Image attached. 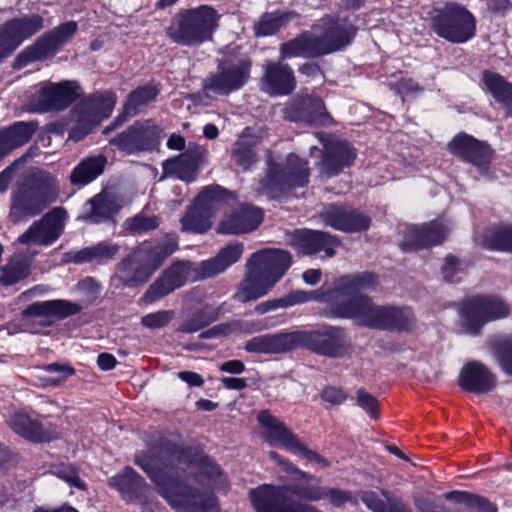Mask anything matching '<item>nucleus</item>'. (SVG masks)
<instances>
[{
    "instance_id": "nucleus-43",
    "label": "nucleus",
    "mask_w": 512,
    "mask_h": 512,
    "mask_svg": "<svg viewBox=\"0 0 512 512\" xmlns=\"http://www.w3.org/2000/svg\"><path fill=\"white\" fill-rule=\"evenodd\" d=\"M377 284L378 277L372 272L350 274L337 281L333 294H338V296L359 295L361 291L372 289Z\"/></svg>"
},
{
    "instance_id": "nucleus-50",
    "label": "nucleus",
    "mask_w": 512,
    "mask_h": 512,
    "mask_svg": "<svg viewBox=\"0 0 512 512\" xmlns=\"http://www.w3.org/2000/svg\"><path fill=\"white\" fill-rule=\"evenodd\" d=\"M211 213L202 205H197L194 201L193 205L187 210L181 218V230L184 232L204 233L211 227Z\"/></svg>"
},
{
    "instance_id": "nucleus-35",
    "label": "nucleus",
    "mask_w": 512,
    "mask_h": 512,
    "mask_svg": "<svg viewBox=\"0 0 512 512\" xmlns=\"http://www.w3.org/2000/svg\"><path fill=\"white\" fill-rule=\"evenodd\" d=\"M28 188L48 207L58 201L61 184L56 175L42 169H33L23 180Z\"/></svg>"
},
{
    "instance_id": "nucleus-20",
    "label": "nucleus",
    "mask_w": 512,
    "mask_h": 512,
    "mask_svg": "<svg viewBox=\"0 0 512 512\" xmlns=\"http://www.w3.org/2000/svg\"><path fill=\"white\" fill-rule=\"evenodd\" d=\"M110 487L117 489L123 497L142 507V512H152L149 508L150 487L131 467L108 479Z\"/></svg>"
},
{
    "instance_id": "nucleus-26",
    "label": "nucleus",
    "mask_w": 512,
    "mask_h": 512,
    "mask_svg": "<svg viewBox=\"0 0 512 512\" xmlns=\"http://www.w3.org/2000/svg\"><path fill=\"white\" fill-rule=\"evenodd\" d=\"M262 89L269 95H288L296 88V79L291 67L279 62H267L261 78Z\"/></svg>"
},
{
    "instance_id": "nucleus-64",
    "label": "nucleus",
    "mask_w": 512,
    "mask_h": 512,
    "mask_svg": "<svg viewBox=\"0 0 512 512\" xmlns=\"http://www.w3.org/2000/svg\"><path fill=\"white\" fill-rule=\"evenodd\" d=\"M495 356L502 369L512 375V340L501 344L496 349Z\"/></svg>"
},
{
    "instance_id": "nucleus-4",
    "label": "nucleus",
    "mask_w": 512,
    "mask_h": 512,
    "mask_svg": "<svg viewBox=\"0 0 512 512\" xmlns=\"http://www.w3.org/2000/svg\"><path fill=\"white\" fill-rule=\"evenodd\" d=\"M116 104V96L111 91L98 92L79 102L71 111L73 126L69 139L77 142L92 132L100 122L108 118Z\"/></svg>"
},
{
    "instance_id": "nucleus-3",
    "label": "nucleus",
    "mask_w": 512,
    "mask_h": 512,
    "mask_svg": "<svg viewBox=\"0 0 512 512\" xmlns=\"http://www.w3.org/2000/svg\"><path fill=\"white\" fill-rule=\"evenodd\" d=\"M309 177L308 162L296 154H289L279 162L268 158L266 176L260 180L258 192L276 199L291 188L305 186Z\"/></svg>"
},
{
    "instance_id": "nucleus-41",
    "label": "nucleus",
    "mask_w": 512,
    "mask_h": 512,
    "mask_svg": "<svg viewBox=\"0 0 512 512\" xmlns=\"http://www.w3.org/2000/svg\"><path fill=\"white\" fill-rule=\"evenodd\" d=\"M38 129L36 121L16 122L0 131V160L12 150L25 145Z\"/></svg>"
},
{
    "instance_id": "nucleus-11",
    "label": "nucleus",
    "mask_w": 512,
    "mask_h": 512,
    "mask_svg": "<svg viewBox=\"0 0 512 512\" xmlns=\"http://www.w3.org/2000/svg\"><path fill=\"white\" fill-rule=\"evenodd\" d=\"M311 32L314 34V41L321 57L350 44L356 35V28L345 19L326 15L313 25Z\"/></svg>"
},
{
    "instance_id": "nucleus-12",
    "label": "nucleus",
    "mask_w": 512,
    "mask_h": 512,
    "mask_svg": "<svg viewBox=\"0 0 512 512\" xmlns=\"http://www.w3.org/2000/svg\"><path fill=\"white\" fill-rule=\"evenodd\" d=\"M78 29L75 21H68L39 37L34 44L23 50L19 56V66L52 57L68 43Z\"/></svg>"
},
{
    "instance_id": "nucleus-19",
    "label": "nucleus",
    "mask_w": 512,
    "mask_h": 512,
    "mask_svg": "<svg viewBox=\"0 0 512 512\" xmlns=\"http://www.w3.org/2000/svg\"><path fill=\"white\" fill-rule=\"evenodd\" d=\"M322 222L336 230L357 233L370 227L371 218L346 206L328 205L319 213Z\"/></svg>"
},
{
    "instance_id": "nucleus-51",
    "label": "nucleus",
    "mask_w": 512,
    "mask_h": 512,
    "mask_svg": "<svg viewBox=\"0 0 512 512\" xmlns=\"http://www.w3.org/2000/svg\"><path fill=\"white\" fill-rule=\"evenodd\" d=\"M483 81L494 98L502 103L508 114L512 116V84L505 81L499 74L490 71L483 73Z\"/></svg>"
},
{
    "instance_id": "nucleus-30",
    "label": "nucleus",
    "mask_w": 512,
    "mask_h": 512,
    "mask_svg": "<svg viewBox=\"0 0 512 512\" xmlns=\"http://www.w3.org/2000/svg\"><path fill=\"white\" fill-rule=\"evenodd\" d=\"M159 93L160 89L155 84H146L131 91L124 103L123 111L111 125L104 128L103 133L106 135L109 134L123 124L128 117L136 116L141 113L145 107L155 101Z\"/></svg>"
},
{
    "instance_id": "nucleus-34",
    "label": "nucleus",
    "mask_w": 512,
    "mask_h": 512,
    "mask_svg": "<svg viewBox=\"0 0 512 512\" xmlns=\"http://www.w3.org/2000/svg\"><path fill=\"white\" fill-rule=\"evenodd\" d=\"M333 307L334 314L342 318L354 319L359 325L368 327V320L371 317L374 304L369 296L365 294L352 296H338Z\"/></svg>"
},
{
    "instance_id": "nucleus-17",
    "label": "nucleus",
    "mask_w": 512,
    "mask_h": 512,
    "mask_svg": "<svg viewBox=\"0 0 512 512\" xmlns=\"http://www.w3.org/2000/svg\"><path fill=\"white\" fill-rule=\"evenodd\" d=\"M207 162V149L200 145L192 144L184 153L163 162V175L191 182L196 179L199 168Z\"/></svg>"
},
{
    "instance_id": "nucleus-42",
    "label": "nucleus",
    "mask_w": 512,
    "mask_h": 512,
    "mask_svg": "<svg viewBox=\"0 0 512 512\" xmlns=\"http://www.w3.org/2000/svg\"><path fill=\"white\" fill-rule=\"evenodd\" d=\"M80 310L81 306L78 304L58 299L35 302L23 311V316L63 319L77 314Z\"/></svg>"
},
{
    "instance_id": "nucleus-46",
    "label": "nucleus",
    "mask_w": 512,
    "mask_h": 512,
    "mask_svg": "<svg viewBox=\"0 0 512 512\" xmlns=\"http://www.w3.org/2000/svg\"><path fill=\"white\" fill-rule=\"evenodd\" d=\"M120 251V245L110 241H102L93 246L85 247L72 255L71 261L76 264L95 262L98 264L112 260Z\"/></svg>"
},
{
    "instance_id": "nucleus-31",
    "label": "nucleus",
    "mask_w": 512,
    "mask_h": 512,
    "mask_svg": "<svg viewBox=\"0 0 512 512\" xmlns=\"http://www.w3.org/2000/svg\"><path fill=\"white\" fill-rule=\"evenodd\" d=\"M295 248L305 255L324 251L326 257H333L339 245L337 237L318 230H298L292 238Z\"/></svg>"
},
{
    "instance_id": "nucleus-39",
    "label": "nucleus",
    "mask_w": 512,
    "mask_h": 512,
    "mask_svg": "<svg viewBox=\"0 0 512 512\" xmlns=\"http://www.w3.org/2000/svg\"><path fill=\"white\" fill-rule=\"evenodd\" d=\"M244 349L249 353L283 354L293 350L292 331L264 334L246 341Z\"/></svg>"
},
{
    "instance_id": "nucleus-16",
    "label": "nucleus",
    "mask_w": 512,
    "mask_h": 512,
    "mask_svg": "<svg viewBox=\"0 0 512 512\" xmlns=\"http://www.w3.org/2000/svg\"><path fill=\"white\" fill-rule=\"evenodd\" d=\"M317 137L324 148L323 156L318 163L321 175L333 177L352 165L357 154L349 143L332 138L325 133H317Z\"/></svg>"
},
{
    "instance_id": "nucleus-1",
    "label": "nucleus",
    "mask_w": 512,
    "mask_h": 512,
    "mask_svg": "<svg viewBox=\"0 0 512 512\" xmlns=\"http://www.w3.org/2000/svg\"><path fill=\"white\" fill-rule=\"evenodd\" d=\"M135 463L154 483L159 495L176 512H221L213 490L228 489L226 476L206 455L166 443L137 455Z\"/></svg>"
},
{
    "instance_id": "nucleus-14",
    "label": "nucleus",
    "mask_w": 512,
    "mask_h": 512,
    "mask_svg": "<svg viewBox=\"0 0 512 512\" xmlns=\"http://www.w3.org/2000/svg\"><path fill=\"white\" fill-rule=\"evenodd\" d=\"M67 212L62 207H54L44 214L18 238V243L27 246H47L55 242L62 234Z\"/></svg>"
},
{
    "instance_id": "nucleus-60",
    "label": "nucleus",
    "mask_w": 512,
    "mask_h": 512,
    "mask_svg": "<svg viewBox=\"0 0 512 512\" xmlns=\"http://www.w3.org/2000/svg\"><path fill=\"white\" fill-rule=\"evenodd\" d=\"M354 400L356 405L362 408L372 419H378V400L364 389H358L355 393Z\"/></svg>"
},
{
    "instance_id": "nucleus-61",
    "label": "nucleus",
    "mask_w": 512,
    "mask_h": 512,
    "mask_svg": "<svg viewBox=\"0 0 512 512\" xmlns=\"http://www.w3.org/2000/svg\"><path fill=\"white\" fill-rule=\"evenodd\" d=\"M174 318V311L161 310L147 314L141 318V324L149 329L162 328Z\"/></svg>"
},
{
    "instance_id": "nucleus-57",
    "label": "nucleus",
    "mask_w": 512,
    "mask_h": 512,
    "mask_svg": "<svg viewBox=\"0 0 512 512\" xmlns=\"http://www.w3.org/2000/svg\"><path fill=\"white\" fill-rule=\"evenodd\" d=\"M159 224L160 221L157 216H147L141 213L128 218L124 222V228L128 232L136 234L155 230Z\"/></svg>"
},
{
    "instance_id": "nucleus-54",
    "label": "nucleus",
    "mask_w": 512,
    "mask_h": 512,
    "mask_svg": "<svg viewBox=\"0 0 512 512\" xmlns=\"http://www.w3.org/2000/svg\"><path fill=\"white\" fill-rule=\"evenodd\" d=\"M178 248V242L174 237H167L155 247L146 249V260L155 272L162 263Z\"/></svg>"
},
{
    "instance_id": "nucleus-44",
    "label": "nucleus",
    "mask_w": 512,
    "mask_h": 512,
    "mask_svg": "<svg viewBox=\"0 0 512 512\" xmlns=\"http://www.w3.org/2000/svg\"><path fill=\"white\" fill-rule=\"evenodd\" d=\"M294 57H320L311 31H305L280 46V60Z\"/></svg>"
},
{
    "instance_id": "nucleus-55",
    "label": "nucleus",
    "mask_w": 512,
    "mask_h": 512,
    "mask_svg": "<svg viewBox=\"0 0 512 512\" xmlns=\"http://www.w3.org/2000/svg\"><path fill=\"white\" fill-rule=\"evenodd\" d=\"M29 273V265L22 259H12L0 271V282L13 285L24 279Z\"/></svg>"
},
{
    "instance_id": "nucleus-38",
    "label": "nucleus",
    "mask_w": 512,
    "mask_h": 512,
    "mask_svg": "<svg viewBox=\"0 0 512 512\" xmlns=\"http://www.w3.org/2000/svg\"><path fill=\"white\" fill-rule=\"evenodd\" d=\"M244 246L239 242H231L219 250L211 259L202 261L197 267L198 278L206 279L224 272L229 266L239 261Z\"/></svg>"
},
{
    "instance_id": "nucleus-6",
    "label": "nucleus",
    "mask_w": 512,
    "mask_h": 512,
    "mask_svg": "<svg viewBox=\"0 0 512 512\" xmlns=\"http://www.w3.org/2000/svg\"><path fill=\"white\" fill-rule=\"evenodd\" d=\"M432 29L450 42L464 43L474 37L476 20L465 7L449 3L434 11Z\"/></svg>"
},
{
    "instance_id": "nucleus-22",
    "label": "nucleus",
    "mask_w": 512,
    "mask_h": 512,
    "mask_svg": "<svg viewBox=\"0 0 512 512\" xmlns=\"http://www.w3.org/2000/svg\"><path fill=\"white\" fill-rule=\"evenodd\" d=\"M190 262H175L153 282L143 295V301L153 303L182 287L189 276Z\"/></svg>"
},
{
    "instance_id": "nucleus-36",
    "label": "nucleus",
    "mask_w": 512,
    "mask_h": 512,
    "mask_svg": "<svg viewBox=\"0 0 512 512\" xmlns=\"http://www.w3.org/2000/svg\"><path fill=\"white\" fill-rule=\"evenodd\" d=\"M448 147L454 155L479 167L487 164L492 155L488 144L466 134H459L454 137L449 142Z\"/></svg>"
},
{
    "instance_id": "nucleus-47",
    "label": "nucleus",
    "mask_w": 512,
    "mask_h": 512,
    "mask_svg": "<svg viewBox=\"0 0 512 512\" xmlns=\"http://www.w3.org/2000/svg\"><path fill=\"white\" fill-rule=\"evenodd\" d=\"M381 495L384 499L379 498L373 491H363L359 496L372 512H412L401 499L391 497L389 491L383 489Z\"/></svg>"
},
{
    "instance_id": "nucleus-33",
    "label": "nucleus",
    "mask_w": 512,
    "mask_h": 512,
    "mask_svg": "<svg viewBox=\"0 0 512 512\" xmlns=\"http://www.w3.org/2000/svg\"><path fill=\"white\" fill-rule=\"evenodd\" d=\"M414 315L409 308L373 306L368 327L389 330H407L414 324Z\"/></svg>"
},
{
    "instance_id": "nucleus-45",
    "label": "nucleus",
    "mask_w": 512,
    "mask_h": 512,
    "mask_svg": "<svg viewBox=\"0 0 512 512\" xmlns=\"http://www.w3.org/2000/svg\"><path fill=\"white\" fill-rule=\"evenodd\" d=\"M106 164L107 159L103 155L84 158L72 170L69 181L76 186L87 185L104 172Z\"/></svg>"
},
{
    "instance_id": "nucleus-7",
    "label": "nucleus",
    "mask_w": 512,
    "mask_h": 512,
    "mask_svg": "<svg viewBox=\"0 0 512 512\" xmlns=\"http://www.w3.org/2000/svg\"><path fill=\"white\" fill-rule=\"evenodd\" d=\"M293 350L306 348L330 358L343 357L348 349L345 333L337 327L321 326L313 330L292 331Z\"/></svg>"
},
{
    "instance_id": "nucleus-15",
    "label": "nucleus",
    "mask_w": 512,
    "mask_h": 512,
    "mask_svg": "<svg viewBox=\"0 0 512 512\" xmlns=\"http://www.w3.org/2000/svg\"><path fill=\"white\" fill-rule=\"evenodd\" d=\"M160 134L159 127L152 120L136 121L119 133L109 143L128 154L153 149Z\"/></svg>"
},
{
    "instance_id": "nucleus-40",
    "label": "nucleus",
    "mask_w": 512,
    "mask_h": 512,
    "mask_svg": "<svg viewBox=\"0 0 512 512\" xmlns=\"http://www.w3.org/2000/svg\"><path fill=\"white\" fill-rule=\"evenodd\" d=\"M9 426L16 434L33 443L49 442L55 438L38 420L24 411L11 415Z\"/></svg>"
},
{
    "instance_id": "nucleus-62",
    "label": "nucleus",
    "mask_w": 512,
    "mask_h": 512,
    "mask_svg": "<svg viewBox=\"0 0 512 512\" xmlns=\"http://www.w3.org/2000/svg\"><path fill=\"white\" fill-rule=\"evenodd\" d=\"M322 499H327L332 506L341 508L347 502L352 501V495L349 491H344L337 488L323 487Z\"/></svg>"
},
{
    "instance_id": "nucleus-48",
    "label": "nucleus",
    "mask_w": 512,
    "mask_h": 512,
    "mask_svg": "<svg viewBox=\"0 0 512 512\" xmlns=\"http://www.w3.org/2000/svg\"><path fill=\"white\" fill-rule=\"evenodd\" d=\"M299 119L319 126H327L333 123V118L326 111L323 101L316 97H306L301 100Z\"/></svg>"
},
{
    "instance_id": "nucleus-59",
    "label": "nucleus",
    "mask_w": 512,
    "mask_h": 512,
    "mask_svg": "<svg viewBox=\"0 0 512 512\" xmlns=\"http://www.w3.org/2000/svg\"><path fill=\"white\" fill-rule=\"evenodd\" d=\"M228 192L220 186H207L196 197L197 205H202L211 213L214 205L223 200Z\"/></svg>"
},
{
    "instance_id": "nucleus-10",
    "label": "nucleus",
    "mask_w": 512,
    "mask_h": 512,
    "mask_svg": "<svg viewBox=\"0 0 512 512\" xmlns=\"http://www.w3.org/2000/svg\"><path fill=\"white\" fill-rule=\"evenodd\" d=\"M252 61L248 58L231 63H222L216 72L210 73L203 81L208 96H226L241 89L249 80Z\"/></svg>"
},
{
    "instance_id": "nucleus-29",
    "label": "nucleus",
    "mask_w": 512,
    "mask_h": 512,
    "mask_svg": "<svg viewBox=\"0 0 512 512\" xmlns=\"http://www.w3.org/2000/svg\"><path fill=\"white\" fill-rule=\"evenodd\" d=\"M86 206V212L82 216L83 220L90 224H99L113 221L115 215L122 207V202L116 192L110 189H103L88 200Z\"/></svg>"
},
{
    "instance_id": "nucleus-9",
    "label": "nucleus",
    "mask_w": 512,
    "mask_h": 512,
    "mask_svg": "<svg viewBox=\"0 0 512 512\" xmlns=\"http://www.w3.org/2000/svg\"><path fill=\"white\" fill-rule=\"evenodd\" d=\"M510 309L507 304L493 296H477L463 303L460 316L465 331L471 335L480 333L488 322L505 318Z\"/></svg>"
},
{
    "instance_id": "nucleus-21",
    "label": "nucleus",
    "mask_w": 512,
    "mask_h": 512,
    "mask_svg": "<svg viewBox=\"0 0 512 512\" xmlns=\"http://www.w3.org/2000/svg\"><path fill=\"white\" fill-rule=\"evenodd\" d=\"M447 234V227L438 221H432L419 227L409 226L404 231V239L400 246L404 252L430 248L441 244Z\"/></svg>"
},
{
    "instance_id": "nucleus-13",
    "label": "nucleus",
    "mask_w": 512,
    "mask_h": 512,
    "mask_svg": "<svg viewBox=\"0 0 512 512\" xmlns=\"http://www.w3.org/2000/svg\"><path fill=\"white\" fill-rule=\"evenodd\" d=\"M154 274L146 260V248H134L115 267L111 282L116 288H137Z\"/></svg>"
},
{
    "instance_id": "nucleus-24",
    "label": "nucleus",
    "mask_w": 512,
    "mask_h": 512,
    "mask_svg": "<svg viewBox=\"0 0 512 512\" xmlns=\"http://www.w3.org/2000/svg\"><path fill=\"white\" fill-rule=\"evenodd\" d=\"M263 221V211L251 204H243L228 214L218 225L222 234L238 235L255 230Z\"/></svg>"
},
{
    "instance_id": "nucleus-8",
    "label": "nucleus",
    "mask_w": 512,
    "mask_h": 512,
    "mask_svg": "<svg viewBox=\"0 0 512 512\" xmlns=\"http://www.w3.org/2000/svg\"><path fill=\"white\" fill-rule=\"evenodd\" d=\"M81 95L80 86L74 81L60 83L43 82L32 93L26 109L33 113L62 111Z\"/></svg>"
},
{
    "instance_id": "nucleus-25",
    "label": "nucleus",
    "mask_w": 512,
    "mask_h": 512,
    "mask_svg": "<svg viewBox=\"0 0 512 512\" xmlns=\"http://www.w3.org/2000/svg\"><path fill=\"white\" fill-rule=\"evenodd\" d=\"M47 207L23 182H17L11 193L9 218L13 223H19L39 215Z\"/></svg>"
},
{
    "instance_id": "nucleus-28",
    "label": "nucleus",
    "mask_w": 512,
    "mask_h": 512,
    "mask_svg": "<svg viewBox=\"0 0 512 512\" xmlns=\"http://www.w3.org/2000/svg\"><path fill=\"white\" fill-rule=\"evenodd\" d=\"M248 261L276 283L290 267L292 257L285 250L267 248L253 253Z\"/></svg>"
},
{
    "instance_id": "nucleus-49",
    "label": "nucleus",
    "mask_w": 512,
    "mask_h": 512,
    "mask_svg": "<svg viewBox=\"0 0 512 512\" xmlns=\"http://www.w3.org/2000/svg\"><path fill=\"white\" fill-rule=\"evenodd\" d=\"M299 17L294 11H276L265 13L255 23L254 31L256 36H269L275 34L281 27Z\"/></svg>"
},
{
    "instance_id": "nucleus-56",
    "label": "nucleus",
    "mask_w": 512,
    "mask_h": 512,
    "mask_svg": "<svg viewBox=\"0 0 512 512\" xmlns=\"http://www.w3.org/2000/svg\"><path fill=\"white\" fill-rule=\"evenodd\" d=\"M253 145L245 140V135L241 136L234 144L232 157L245 170L249 169L256 162V155L252 149Z\"/></svg>"
},
{
    "instance_id": "nucleus-23",
    "label": "nucleus",
    "mask_w": 512,
    "mask_h": 512,
    "mask_svg": "<svg viewBox=\"0 0 512 512\" xmlns=\"http://www.w3.org/2000/svg\"><path fill=\"white\" fill-rule=\"evenodd\" d=\"M288 489L262 484L249 491V500L256 512H293L289 505Z\"/></svg>"
},
{
    "instance_id": "nucleus-18",
    "label": "nucleus",
    "mask_w": 512,
    "mask_h": 512,
    "mask_svg": "<svg viewBox=\"0 0 512 512\" xmlns=\"http://www.w3.org/2000/svg\"><path fill=\"white\" fill-rule=\"evenodd\" d=\"M268 456L273 460L284 472L295 475V482L290 486L289 491L300 499L306 501L322 500V489L320 486L321 479L300 470L288 459L282 457L275 451H270Z\"/></svg>"
},
{
    "instance_id": "nucleus-53",
    "label": "nucleus",
    "mask_w": 512,
    "mask_h": 512,
    "mask_svg": "<svg viewBox=\"0 0 512 512\" xmlns=\"http://www.w3.org/2000/svg\"><path fill=\"white\" fill-rule=\"evenodd\" d=\"M479 244L491 250L512 252V227L504 226L486 232L481 236Z\"/></svg>"
},
{
    "instance_id": "nucleus-37",
    "label": "nucleus",
    "mask_w": 512,
    "mask_h": 512,
    "mask_svg": "<svg viewBox=\"0 0 512 512\" xmlns=\"http://www.w3.org/2000/svg\"><path fill=\"white\" fill-rule=\"evenodd\" d=\"M247 271L243 280L239 283L235 298L246 303L265 296L276 284L255 266L247 261Z\"/></svg>"
},
{
    "instance_id": "nucleus-32",
    "label": "nucleus",
    "mask_w": 512,
    "mask_h": 512,
    "mask_svg": "<svg viewBox=\"0 0 512 512\" xmlns=\"http://www.w3.org/2000/svg\"><path fill=\"white\" fill-rule=\"evenodd\" d=\"M43 28V17L34 14L5 22L0 27V35L4 37L11 48L15 51L23 41L32 37Z\"/></svg>"
},
{
    "instance_id": "nucleus-5",
    "label": "nucleus",
    "mask_w": 512,
    "mask_h": 512,
    "mask_svg": "<svg viewBox=\"0 0 512 512\" xmlns=\"http://www.w3.org/2000/svg\"><path fill=\"white\" fill-rule=\"evenodd\" d=\"M257 420L262 429L263 439L271 446L285 448L290 453L301 455L306 460L314 462L322 468L329 466V462L323 456L306 446L284 422L272 415L268 410L260 411Z\"/></svg>"
},
{
    "instance_id": "nucleus-2",
    "label": "nucleus",
    "mask_w": 512,
    "mask_h": 512,
    "mask_svg": "<svg viewBox=\"0 0 512 512\" xmlns=\"http://www.w3.org/2000/svg\"><path fill=\"white\" fill-rule=\"evenodd\" d=\"M221 15L209 5L178 12L166 28L167 37L181 46H199L213 40Z\"/></svg>"
},
{
    "instance_id": "nucleus-27",
    "label": "nucleus",
    "mask_w": 512,
    "mask_h": 512,
    "mask_svg": "<svg viewBox=\"0 0 512 512\" xmlns=\"http://www.w3.org/2000/svg\"><path fill=\"white\" fill-rule=\"evenodd\" d=\"M458 384L464 391L484 394L495 389L497 377L482 363L470 361L461 368Z\"/></svg>"
},
{
    "instance_id": "nucleus-63",
    "label": "nucleus",
    "mask_w": 512,
    "mask_h": 512,
    "mask_svg": "<svg viewBox=\"0 0 512 512\" xmlns=\"http://www.w3.org/2000/svg\"><path fill=\"white\" fill-rule=\"evenodd\" d=\"M212 319L205 316L204 313H195L192 317L185 320L177 329L181 333H194L209 325Z\"/></svg>"
},
{
    "instance_id": "nucleus-58",
    "label": "nucleus",
    "mask_w": 512,
    "mask_h": 512,
    "mask_svg": "<svg viewBox=\"0 0 512 512\" xmlns=\"http://www.w3.org/2000/svg\"><path fill=\"white\" fill-rule=\"evenodd\" d=\"M51 472L53 475L59 479H62L71 487H75L84 491L87 489L86 483L81 479L79 470L75 466L70 464H59L52 467Z\"/></svg>"
},
{
    "instance_id": "nucleus-52",
    "label": "nucleus",
    "mask_w": 512,
    "mask_h": 512,
    "mask_svg": "<svg viewBox=\"0 0 512 512\" xmlns=\"http://www.w3.org/2000/svg\"><path fill=\"white\" fill-rule=\"evenodd\" d=\"M316 299L314 292H307L303 290L291 291L287 295L273 300H268L258 304L255 307V312L258 314H265L269 311L279 308H287L290 306L306 303L310 300Z\"/></svg>"
}]
</instances>
